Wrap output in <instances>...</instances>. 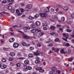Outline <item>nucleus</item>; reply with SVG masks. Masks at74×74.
Returning a JSON list of instances; mask_svg holds the SVG:
<instances>
[{"mask_svg":"<svg viewBox=\"0 0 74 74\" xmlns=\"http://www.w3.org/2000/svg\"><path fill=\"white\" fill-rule=\"evenodd\" d=\"M47 15H48V14L46 13H45V14L43 13L40 14V16L42 17H46Z\"/></svg>","mask_w":74,"mask_h":74,"instance_id":"nucleus-1","label":"nucleus"},{"mask_svg":"<svg viewBox=\"0 0 74 74\" xmlns=\"http://www.w3.org/2000/svg\"><path fill=\"white\" fill-rule=\"evenodd\" d=\"M61 53H63L64 54H67L68 52H67L64 51V50L63 49H62V50L60 51Z\"/></svg>","mask_w":74,"mask_h":74,"instance_id":"nucleus-2","label":"nucleus"},{"mask_svg":"<svg viewBox=\"0 0 74 74\" xmlns=\"http://www.w3.org/2000/svg\"><path fill=\"white\" fill-rule=\"evenodd\" d=\"M13 47L14 48H18L19 47V44L16 43H14L13 44Z\"/></svg>","mask_w":74,"mask_h":74,"instance_id":"nucleus-3","label":"nucleus"},{"mask_svg":"<svg viewBox=\"0 0 74 74\" xmlns=\"http://www.w3.org/2000/svg\"><path fill=\"white\" fill-rule=\"evenodd\" d=\"M50 7V6H49L48 7H47V8L45 9L44 10V11L46 12H49V9Z\"/></svg>","mask_w":74,"mask_h":74,"instance_id":"nucleus-4","label":"nucleus"},{"mask_svg":"<svg viewBox=\"0 0 74 74\" xmlns=\"http://www.w3.org/2000/svg\"><path fill=\"white\" fill-rule=\"evenodd\" d=\"M1 68L2 69H5L7 68V66L5 65H2L1 66Z\"/></svg>","mask_w":74,"mask_h":74,"instance_id":"nucleus-5","label":"nucleus"},{"mask_svg":"<svg viewBox=\"0 0 74 74\" xmlns=\"http://www.w3.org/2000/svg\"><path fill=\"white\" fill-rule=\"evenodd\" d=\"M63 35L64 37H66V39H67L68 38H69V34H66L65 33L63 34Z\"/></svg>","mask_w":74,"mask_h":74,"instance_id":"nucleus-6","label":"nucleus"},{"mask_svg":"<svg viewBox=\"0 0 74 74\" xmlns=\"http://www.w3.org/2000/svg\"><path fill=\"white\" fill-rule=\"evenodd\" d=\"M14 40H15V39H14V38H10L9 39V42H14Z\"/></svg>","mask_w":74,"mask_h":74,"instance_id":"nucleus-7","label":"nucleus"},{"mask_svg":"<svg viewBox=\"0 0 74 74\" xmlns=\"http://www.w3.org/2000/svg\"><path fill=\"white\" fill-rule=\"evenodd\" d=\"M40 54V51H37L36 52H34V55L37 56V55H38Z\"/></svg>","mask_w":74,"mask_h":74,"instance_id":"nucleus-8","label":"nucleus"},{"mask_svg":"<svg viewBox=\"0 0 74 74\" xmlns=\"http://www.w3.org/2000/svg\"><path fill=\"white\" fill-rule=\"evenodd\" d=\"M23 29L24 30V32H27V30H29V29H30V28L29 27H25Z\"/></svg>","mask_w":74,"mask_h":74,"instance_id":"nucleus-9","label":"nucleus"},{"mask_svg":"<svg viewBox=\"0 0 74 74\" xmlns=\"http://www.w3.org/2000/svg\"><path fill=\"white\" fill-rule=\"evenodd\" d=\"M69 8L67 7H65L64 8V11H67L69 10Z\"/></svg>","mask_w":74,"mask_h":74,"instance_id":"nucleus-10","label":"nucleus"},{"mask_svg":"<svg viewBox=\"0 0 74 74\" xmlns=\"http://www.w3.org/2000/svg\"><path fill=\"white\" fill-rule=\"evenodd\" d=\"M36 25H37V26H40L41 25V23L40 22H39L38 21H37L35 23Z\"/></svg>","mask_w":74,"mask_h":74,"instance_id":"nucleus-11","label":"nucleus"},{"mask_svg":"<svg viewBox=\"0 0 74 74\" xmlns=\"http://www.w3.org/2000/svg\"><path fill=\"white\" fill-rule=\"evenodd\" d=\"M37 29H33L31 30V32L32 33H34L36 32H37Z\"/></svg>","mask_w":74,"mask_h":74,"instance_id":"nucleus-12","label":"nucleus"},{"mask_svg":"<svg viewBox=\"0 0 74 74\" xmlns=\"http://www.w3.org/2000/svg\"><path fill=\"white\" fill-rule=\"evenodd\" d=\"M42 69V68L41 67H38L36 68V70H37V71L39 70V71H40V70H41Z\"/></svg>","mask_w":74,"mask_h":74,"instance_id":"nucleus-13","label":"nucleus"},{"mask_svg":"<svg viewBox=\"0 0 74 74\" xmlns=\"http://www.w3.org/2000/svg\"><path fill=\"white\" fill-rule=\"evenodd\" d=\"M10 54L11 56H15V54L12 52H10Z\"/></svg>","mask_w":74,"mask_h":74,"instance_id":"nucleus-14","label":"nucleus"},{"mask_svg":"<svg viewBox=\"0 0 74 74\" xmlns=\"http://www.w3.org/2000/svg\"><path fill=\"white\" fill-rule=\"evenodd\" d=\"M26 68L27 69V70H32V67L29 66H26Z\"/></svg>","mask_w":74,"mask_h":74,"instance_id":"nucleus-15","label":"nucleus"},{"mask_svg":"<svg viewBox=\"0 0 74 74\" xmlns=\"http://www.w3.org/2000/svg\"><path fill=\"white\" fill-rule=\"evenodd\" d=\"M55 69H53L51 71H50L49 73V74H53V73H54Z\"/></svg>","mask_w":74,"mask_h":74,"instance_id":"nucleus-16","label":"nucleus"},{"mask_svg":"<svg viewBox=\"0 0 74 74\" xmlns=\"http://www.w3.org/2000/svg\"><path fill=\"white\" fill-rule=\"evenodd\" d=\"M2 62H7V60H6V59L4 58H3L1 60Z\"/></svg>","mask_w":74,"mask_h":74,"instance_id":"nucleus-17","label":"nucleus"},{"mask_svg":"<svg viewBox=\"0 0 74 74\" xmlns=\"http://www.w3.org/2000/svg\"><path fill=\"white\" fill-rule=\"evenodd\" d=\"M31 27L32 28H35L36 27V25L34 24H32L31 25Z\"/></svg>","mask_w":74,"mask_h":74,"instance_id":"nucleus-18","label":"nucleus"},{"mask_svg":"<svg viewBox=\"0 0 74 74\" xmlns=\"http://www.w3.org/2000/svg\"><path fill=\"white\" fill-rule=\"evenodd\" d=\"M24 63L26 64H29V61L27 60H26L24 61Z\"/></svg>","mask_w":74,"mask_h":74,"instance_id":"nucleus-19","label":"nucleus"},{"mask_svg":"<svg viewBox=\"0 0 74 74\" xmlns=\"http://www.w3.org/2000/svg\"><path fill=\"white\" fill-rule=\"evenodd\" d=\"M28 56L29 58H33V55L32 54H29V55Z\"/></svg>","mask_w":74,"mask_h":74,"instance_id":"nucleus-20","label":"nucleus"},{"mask_svg":"<svg viewBox=\"0 0 74 74\" xmlns=\"http://www.w3.org/2000/svg\"><path fill=\"white\" fill-rule=\"evenodd\" d=\"M32 7V5H28L26 6V8H31Z\"/></svg>","mask_w":74,"mask_h":74,"instance_id":"nucleus-21","label":"nucleus"},{"mask_svg":"<svg viewBox=\"0 0 74 74\" xmlns=\"http://www.w3.org/2000/svg\"><path fill=\"white\" fill-rule=\"evenodd\" d=\"M34 18H38L39 17V14H36L34 16Z\"/></svg>","mask_w":74,"mask_h":74,"instance_id":"nucleus-22","label":"nucleus"},{"mask_svg":"<svg viewBox=\"0 0 74 74\" xmlns=\"http://www.w3.org/2000/svg\"><path fill=\"white\" fill-rule=\"evenodd\" d=\"M23 38H29L28 37V36H26L25 35L23 34Z\"/></svg>","mask_w":74,"mask_h":74,"instance_id":"nucleus-23","label":"nucleus"},{"mask_svg":"<svg viewBox=\"0 0 74 74\" xmlns=\"http://www.w3.org/2000/svg\"><path fill=\"white\" fill-rule=\"evenodd\" d=\"M53 43H51L50 44H49L48 45V47H52V46H53Z\"/></svg>","mask_w":74,"mask_h":74,"instance_id":"nucleus-24","label":"nucleus"},{"mask_svg":"<svg viewBox=\"0 0 74 74\" xmlns=\"http://www.w3.org/2000/svg\"><path fill=\"white\" fill-rule=\"evenodd\" d=\"M50 28L52 30H54V29H55V27L54 26H51L50 27Z\"/></svg>","mask_w":74,"mask_h":74,"instance_id":"nucleus-25","label":"nucleus"},{"mask_svg":"<svg viewBox=\"0 0 74 74\" xmlns=\"http://www.w3.org/2000/svg\"><path fill=\"white\" fill-rule=\"evenodd\" d=\"M28 19H31V20H32V19H34V17H33L31 16H29L28 17Z\"/></svg>","mask_w":74,"mask_h":74,"instance_id":"nucleus-26","label":"nucleus"},{"mask_svg":"<svg viewBox=\"0 0 74 74\" xmlns=\"http://www.w3.org/2000/svg\"><path fill=\"white\" fill-rule=\"evenodd\" d=\"M27 70H28L27 69V68H26H26H24L23 69V71H25V72H26V71H27Z\"/></svg>","mask_w":74,"mask_h":74,"instance_id":"nucleus-27","label":"nucleus"},{"mask_svg":"<svg viewBox=\"0 0 74 74\" xmlns=\"http://www.w3.org/2000/svg\"><path fill=\"white\" fill-rule=\"evenodd\" d=\"M22 45L23 46L25 47V46H26V45H27V44H26V42H23L22 43Z\"/></svg>","mask_w":74,"mask_h":74,"instance_id":"nucleus-28","label":"nucleus"},{"mask_svg":"<svg viewBox=\"0 0 74 74\" xmlns=\"http://www.w3.org/2000/svg\"><path fill=\"white\" fill-rule=\"evenodd\" d=\"M43 35H44V33L42 32H40L39 33V36H43Z\"/></svg>","mask_w":74,"mask_h":74,"instance_id":"nucleus-29","label":"nucleus"},{"mask_svg":"<svg viewBox=\"0 0 74 74\" xmlns=\"http://www.w3.org/2000/svg\"><path fill=\"white\" fill-rule=\"evenodd\" d=\"M40 61L38 60H36L35 61V63L36 64H38V63H40Z\"/></svg>","mask_w":74,"mask_h":74,"instance_id":"nucleus-30","label":"nucleus"},{"mask_svg":"<svg viewBox=\"0 0 74 74\" xmlns=\"http://www.w3.org/2000/svg\"><path fill=\"white\" fill-rule=\"evenodd\" d=\"M73 58H70L68 59V60L69 62H72L73 61Z\"/></svg>","mask_w":74,"mask_h":74,"instance_id":"nucleus-31","label":"nucleus"},{"mask_svg":"<svg viewBox=\"0 0 74 74\" xmlns=\"http://www.w3.org/2000/svg\"><path fill=\"white\" fill-rule=\"evenodd\" d=\"M61 20L62 21H64L65 20V18L64 17H61Z\"/></svg>","mask_w":74,"mask_h":74,"instance_id":"nucleus-32","label":"nucleus"},{"mask_svg":"<svg viewBox=\"0 0 74 74\" xmlns=\"http://www.w3.org/2000/svg\"><path fill=\"white\" fill-rule=\"evenodd\" d=\"M66 47H69L70 46V44L69 43H67L65 45Z\"/></svg>","mask_w":74,"mask_h":74,"instance_id":"nucleus-33","label":"nucleus"},{"mask_svg":"<svg viewBox=\"0 0 74 74\" xmlns=\"http://www.w3.org/2000/svg\"><path fill=\"white\" fill-rule=\"evenodd\" d=\"M3 50H4V51H7L8 50V48H5V47H4L3 48Z\"/></svg>","mask_w":74,"mask_h":74,"instance_id":"nucleus-34","label":"nucleus"},{"mask_svg":"<svg viewBox=\"0 0 74 74\" xmlns=\"http://www.w3.org/2000/svg\"><path fill=\"white\" fill-rule=\"evenodd\" d=\"M29 49L31 51H32V50H33V49H34V47H30L29 48Z\"/></svg>","mask_w":74,"mask_h":74,"instance_id":"nucleus-35","label":"nucleus"},{"mask_svg":"<svg viewBox=\"0 0 74 74\" xmlns=\"http://www.w3.org/2000/svg\"><path fill=\"white\" fill-rule=\"evenodd\" d=\"M59 51V49H55V52H58Z\"/></svg>","mask_w":74,"mask_h":74,"instance_id":"nucleus-36","label":"nucleus"},{"mask_svg":"<svg viewBox=\"0 0 74 74\" xmlns=\"http://www.w3.org/2000/svg\"><path fill=\"white\" fill-rule=\"evenodd\" d=\"M39 72L40 73H43V72H44V70L42 69H41L39 71Z\"/></svg>","mask_w":74,"mask_h":74,"instance_id":"nucleus-37","label":"nucleus"},{"mask_svg":"<svg viewBox=\"0 0 74 74\" xmlns=\"http://www.w3.org/2000/svg\"><path fill=\"white\" fill-rule=\"evenodd\" d=\"M13 27H15V28H16V27H19L17 25H13Z\"/></svg>","mask_w":74,"mask_h":74,"instance_id":"nucleus-38","label":"nucleus"},{"mask_svg":"<svg viewBox=\"0 0 74 74\" xmlns=\"http://www.w3.org/2000/svg\"><path fill=\"white\" fill-rule=\"evenodd\" d=\"M37 46L38 47H41V44L40 43H38L37 44Z\"/></svg>","mask_w":74,"mask_h":74,"instance_id":"nucleus-39","label":"nucleus"},{"mask_svg":"<svg viewBox=\"0 0 74 74\" xmlns=\"http://www.w3.org/2000/svg\"><path fill=\"white\" fill-rule=\"evenodd\" d=\"M11 8H12V7H11V6L10 5L9 6L8 8V10H11Z\"/></svg>","mask_w":74,"mask_h":74,"instance_id":"nucleus-40","label":"nucleus"},{"mask_svg":"<svg viewBox=\"0 0 74 74\" xmlns=\"http://www.w3.org/2000/svg\"><path fill=\"white\" fill-rule=\"evenodd\" d=\"M58 41H59V38H56L54 40V41H55V42H57Z\"/></svg>","mask_w":74,"mask_h":74,"instance_id":"nucleus-41","label":"nucleus"},{"mask_svg":"<svg viewBox=\"0 0 74 74\" xmlns=\"http://www.w3.org/2000/svg\"><path fill=\"white\" fill-rule=\"evenodd\" d=\"M71 16L72 18H74V12L72 13L71 15Z\"/></svg>","mask_w":74,"mask_h":74,"instance_id":"nucleus-42","label":"nucleus"},{"mask_svg":"<svg viewBox=\"0 0 74 74\" xmlns=\"http://www.w3.org/2000/svg\"><path fill=\"white\" fill-rule=\"evenodd\" d=\"M66 32H71V30H70L69 29H66Z\"/></svg>","mask_w":74,"mask_h":74,"instance_id":"nucleus-43","label":"nucleus"},{"mask_svg":"<svg viewBox=\"0 0 74 74\" xmlns=\"http://www.w3.org/2000/svg\"><path fill=\"white\" fill-rule=\"evenodd\" d=\"M16 13H17V14H18V13H19V12H20L19 11V10L18 9L16 10Z\"/></svg>","mask_w":74,"mask_h":74,"instance_id":"nucleus-44","label":"nucleus"},{"mask_svg":"<svg viewBox=\"0 0 74 74\" xmlns=\"http://www.w3.org/2000/svg\"><path fill=\"white\" fill-rule=\"evenodd\" d=\"M2 3H3V4H5L7 3V1L5 0L3 1L2 2Z\"/></svg>","mask_w":74,"mask_h":74,"instance_id":"nucleus-45","label":"nucleus"},{"mask_svg":"<svg viewBox=\"0 0 74 74\" xmlns=\"http://www.w3.org/2000/svg\"><path fill=\"white\" fill-rule=\"evenodd\" d=\"M11 12H12V13H14L15 12V10L14 9H12L11 10Z\"/></svg>","mask_w":74,"mask_h":74,"instance_id":"nucleus-46","label":"nucleus"},{"mask_svg":"<svg viewBox=\"0 0 74 74\" xmlns=\"http://www.w3.org/2000/svg\"><path fill=\"white\" fill-rule=\"evenodd\" d=\"M21 12H23L25 11V10L23 9H21Z\"/></svg>","mask_w":74,"mask_h":74,"instance_id":"nucleus-47","label":"nucleus"},{"mask_svg":"<svg viewBox=\"0 0 74 74\" xmlns=\"http://www.w3.org/2000/svg\"><path fill=\"white\" fill-rule=\"evenodd\" d=\"M9 61H12L13 60V58H10L9 59Z\"/></svg>","mask_w":74,"mask_h":74,"instance_id":"nucleus-48","label":"nucleus"},{"mask_svg":"<svg viewBox=\"0 0 74 74\" xmlns=\"http://www.w3.org/2000/svg\"><path fill=\"white\" fill-rule=\"evenodd\" d=\"M35 59H36L37 60H39V59H40L39 57H38V56H36L35 57Z\"/></svg>","mask_w":74,"mask_h":74,"instance_id":"nucleus-49","label":"nucleus"},{"mask_svg":"<svg viewBox=\"0 0 74 74\" xmlns=\"http://www.w3.org/2000/svg\"><path fill=\"white\" fill-rule=\"evenodd\" d=\"M61 71H57L56 72L58 73V74H60Z\"/></svg>","mask_w":74,"mask_h":74,"instance_id":"nucleus-50","label":"nucleus"},{"mask_svg":"<svg viewBox=\"0 0 74 74\" xmlns=\"http://www.w3.org/2000/svg\"><path fill=\"white\" fill-rule=\"evenodd\" d=\"M16 66L18 67H20V66H21V64H20V63H17L16 64Z\"/></svg>","mask_w":74,"mask_h":74,"instance_id":"nucleus-51","label":"nucleus"},{"mask_svg":"<svg viewBox=\"0 0 74 74\" xmlns=\"http://www.w3.org/2000/svg\"><path fill=\"white\" fill-rule=\"evenodd\" d=\"M43 29L44 30H47V28L46 27H44L43 28Z\"/></svg>","mask_w":74,"mask_h":74,"instance_id":"nucleus-52","label":"nucleus"},{"mask_svg":"<svg viewBox=\"0 0 74 74\" xmlns=\"http://www.w3.org/2000/svg\"><path fill=\"white\" fill-rule=\"evenodd\" d=\"M43 26H47V24L46 23H43Z\"/></svg>","mask_w":74,"mask_h":74,"instance_id":"nucleus-53","label":"nucleus"},{"mask_svg":"<svg viewBox=\"0 0 74 74\" xmlns=\"http://www.w3.org/2000/svg\"><path fill=\"white\" fill-rule=\"evenodd\" d=\"M68 52L69 53H71V50L70 49H68Z\"/></svg>","mask_w":74,"mask_h":74,"instance_id":"nucleus-54","label":"nucleus"},{"mask_svg":"<svg viewBox=\"0 0 74 74\" xmlns=\"http://www.w3.org/2000/svg\"><path fill=\"white\" fill-rule=\"evenodd\" d=\"M22 15V13H18V16H19L21 15Z\"/></svg>","mask_w":74,"mask_h":74,"instance_id":"nucleus-55","label":"nucleus"},{"mask_svg":"<svg viewBox=\"0 0 74 74\" xmlns=\"http://www.w3.org/2000/svg\"><path fill=\"white\" fill-rule=\"evenodd\" d=\"M70 1L71 3H74V0H70Z\"/></svg>","mask_w":74,"mask_h":74,"instance_id":"nucleus-56","label":"nucleus"},{"mask_svg":"<svg viewBox=\"0 0 74 74\" xmlns=\"http://www.w3.org/2000/svg\"><path fill=\"white\" fill-rule=\"evenodd\" d=\"M62 40H64L65 41H66L67 42L68 41L66 39H64L63 38H62Z\"/></svg>","mask_w":74,"mask_h":74,"instance_id":"nucleus-57","label":"nucleus"},{"mask_svg":"<svg viewBox=\"0 0 74 74\" xmlns=\"http://www.w3.org/2000/svg\"><path fill=\"white\" fill-rule=\"evenodd\" d=\"M37 29V30L39 32H41V30L40 29Z\"/></svg>","mask_w":74,"mask_h":74,"instance_id":"nucleus-58","label":"nucleus"},{"mask_svg":"<svg viewBox=\"0 0 74 74\" xmlns=\"http://www.w3.org/2000/svg\"><path fill=\"white\" fill-rule=\"evenodd\" d=\"M59 30H60L61 32H63V29L62 28H60Z\"/></svg>","mask_w":74,"mask_h":74,"instance_id":"nucleus-59","label":"nucleus"},{"mask_svg":"<svg viewBox=\"0 0 74 74\" xmlns=\"http://www.w3.org/2000/svg\"><path fill=\"white\" fill-rule=\"evenodd\" d=\"M57 26L58 27H61V26L60 25H58Z\"/></svg>","mask_w":74,"mask_h":74,"instance_id":"nucleus-60","label":"nucleus"},{"mask_svg":"<svg viewBox=\"0 0 74 74\" xmlns=\"http://www.w3.org/2000/svg\"><path fill=\"white\" fill-rule=\"evenodd\" d=\"M21 6H22V7H23V6H24V5H25V4L23 3H21Z\"/></svg>","mask_w":74,"mask_h":74,"instance_id":"nucleus-61","label":"nucleus"},{"mask_svg":"<svg viewBox=\"0 0 74 74\" xmlns=\"http://www.w3.org/2000/svg\"><path fill=\"white\" fill-rule=\"evenodd\" d=\"M52 50H53V51H55V48L54 47H52Z\"/></svg>","mask_w":74,"mask_h":74,"instance_id":"nucleus-62","label":"nucleus"},{"mask_svg":"<svg viewBox=\"0 0 74 74\" xmlns=\"http://www.w3.org/2000/svg\"><path fill=\"white\" fill-rule=\"evenodd\" d=\"M1 14V15H3L4 14V12H1L0 13Z\"/></svg>","mask_w":74,"mask_h":74,"instance_id":"nucleus-63","label":"nucleus"},{"mask_svg":"<svg viewBox=\"0 0 74 74\" xmlns=\"http://www.w3.org/2000/svg\"><path fill=\"white\" fill-rule=\"evenodd\" d=\"M71 36L72 37V38H74V35L73 34H72L71 35Z\"/></svg>","mask_w":74,"mask_h":74,"instance_id":"nucleus-64","label":"nucleus"}]
</instances>
